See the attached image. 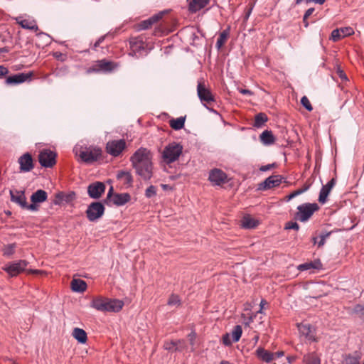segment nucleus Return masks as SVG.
Here are the masks:
<instances>
[{"label": "nucleus", "mask_w": 364, "mask_h": 364, "mask_svg": "<svg viewBox=\"0 0 364 364\" xmlns=\"http://www.w3.org/2000/svg\"><path fill=\"white\" fill-rule=\"evenodd\" d=\"M124 306V302L119 299H111L101 296L94 297L90 307L102 312H118Z\"/></svg>", "instance_id": "f257e3e1"}, {"label": "nucleus", "mask_w": 364, "mask_h": 364, "mask_svg": "<svg viewBox=\"0 0 364 364\" xmlns=\"http://www.w3.org/2000/svg\"><path fill=\"white\" fill-rule=\"evenodd\" d=\"M318 209L317 203H304L297 207L294 218L301 222H306Z\"/></svg>", "instance_id": "f03ea898"}, {"label": "nucleus", "mask_w": 364, "mask_h": 364, "mask_svg": "<svg viewBox=\"0 0 364 364\" xmlns=\"http://www.w3.org/2000/svg\"><path fill=\"white\" fill-rule=\"evenodd\" d=\"M74 151L76 155H79L81 159H97L102 156V151L99 147H78L74 148Z\"/></svg>", "instance_id": "7ed1b4c3"}, {"label": "nucleus", "mask_w": 364, "mask_h": 364, "mask_svg": "<svg viewBox=\"0 0 364 364\" xmlns=\"http://www.w3.org/2000/svg\"><path fill=\"white\" fill-rule=\"evenodd\" d=\"M133 166L136 173L144 180H149L152 176L153 168L151 161H134Z\"/></svg>", "instance_id": "20e7f679"}, {"label": "nucleus", "mask_w": 364, "mask_h": 364, "mask_svg": "<svg viewBox=\"0 0 364 364\" xmlns=\"http://www.w3.org/2000/svg\"><path fill=\"white\" fill-rule=\"evenodd\" d=\"M28 262L26 260H19L6 264L3 269L11 277H16L26 270L28 266Z\"/></svg>", "instance_id": "39448f33"}, {"label": "nucleus", "mask_w": 364, "mask_h": 364, "mask_svg": "<svg viewBox=\"0 0 364 364\" xmlns=\"http://www.w3.org/2000/svg\"><path fill=\"white\" fill-rule=\"evenodd\" d=\"M105 213V207L100 202H93L86 210L87 218L90 221H95L100 218Z\"/></svg>", "instance_id": "423d86ee"}, {"label": "nucleus", "mask_w": 364, "mask_h": 364, "mask_svg": "<svg viewBox=\"0 0 364 364\" xmlns=\"http://www.w3.org/2000/svg\"><path fill=\"white\" fill-rule=\"evenodd\" d=\"M183 151V146L176 142L168 144L163 151V159H178Z\"/></svg>", "instance_id": "0eeeda50"}, {"label": "nucleus", "mask_w": 364, "mask_h": 364, "mask_svg": "<svg viewBox=\"0 0 364 364\" xmlns=\"http://www.w3.org/2000/svg\"><path fill=\"white\" fill-rule=\"evenodd\" d=\"M197 93L201 102L206 106L215 101V98L210 90L208 89L203 82H198L197 86Z\"/></svg>", "instance_id": "6e6552de"}, {"label": "nucleus", "mask_w": 364, "mask_h": 364, "mask_svg": "<svg viewBox=\"0 0 364 364\" xmlns=\"http://www.w3.org/2000/svg\"><path fill=\"white\" fill-rule=\"evenodd\" d=\"M126 147V142L124 139L111 140L107 143L106 149L107 153L114 157L120 155Z\"/></svg>", "instance_id": "1a4fd4ad"}, {"label": "nucleus", "mask_w": 364, "mask_h": 364, "mask_svg": "<svg viewBox=\"0 0 364 364\" xmlns=\"http://www.w3.org/2000/svg\"><path fill=\"white\" fill-rule=\"evenodd\" d=\"M208 179L213 186H221L228 182V176L222 170L214 168L210 171Z\"/></svg>", "instance_id": "9d476101"}, {"label": "nucleus", "mask_w": 364, "mask_h": 364, "mask_svg": "<svg viewBox=\"0 0 364 364\" xmlns=\"http://www.w3.org/2000/svg\"><path fill=\"white\" fill-rule=\"evenodd\" d=\"M297 328L301 336L309 341H316L315 329L309 323H301L297 324Z\"/></svg>", "instance_id": "9b49d317"}, {"label": "nucleus", "mask_w": 364, "mask_h": 364, "mask_svg": "<svg viewBox=\"0 0 364 364\" xmlns=\"http://www.w3.org/2000/svg\"><path fill=\"white\" fill-rule=\"evenodd\" d=\"M105 184L102 182L97 181L89 185L87 187V193L90 198L97 199L105 192Z\"/></svg>", "instance_id": "f8f14e48"}, {"label": "nucleus", "mask_w": 364, "mask_h": 364, "mask_svg": "<svg viewBox=\"0 0 364 364\" xmlns=\"http://www.w3.org/2000/svg\"><path fill=\"white\" fill-rule=\"evenodd\" d=\"M33 76V73L29 72L27 73H18L14 75L9 76L6 79V84L7 85H18L23 83L28 80H31Z\"/></svg>", "instance_id": "ddd939ff"}, {"label": "nucleus", "mask_w": 364, "mask_h": 364, "mask_svg": "<svg viewBox=\"0 0 364 364\" xmlns=\"http://www.w3.org/2000/svg\"><path fill=\"white\" fill-rule=\"evenodd\" d=\"M281 183L282 177L280 176H271L259 185V189L262 191L268 190L279 186Z\"/></svg>", "instance_id": "4468645a"}, {"label": "nucleus", "mask_w": 364, "mask_h": 364, "mask_svg": "<svg viewBox=\"0 0 364 364\" xmlns=\"http://www.w3.org/2000/svg\"><path fill=\"white\" fill-rule=\"evenodd\" d=\"M353 33V28L350 27L341 28L339 29H335L331 33V38L334 41H338L339 40L350 36Z\"/></svg>", "instance_id": "2eb2a0df"}, {"label": "nucleus", "mask_w": 364, "mask_h": 364, "mask_svg": "<svg viewBox=\"0 0 364 364\" xmlns=\"http://www.w3.org/2000/svg\"><path fill=\"white\" fill-rule=\"evenodd\" d=\"M115 68V65L113 62L108 61L106 60H101L96 62L94 65L92 70L94 71H104L110 72Z\"/></svg>", "instance_id": "dca6fc26"}, {"label": "nucleus", "mask_w": 364, "mask_h": 364, "mask_svg": "<svg viewBox=\"0 0 364 364\" xmlns=\"http://www.w3.org/2000/svg\"><path fill=\"white\" fill-rule=\"evenodd\" d=\"M164 12H160L157 14L154 15L149 18L140 22L138 25L139 30H145L149 28L153 24L158 22L162 18Z\"/></svg>", "instance_id": "f3484780"}, {"label": "nucleus", "mask_w": 364, "mask_h": 364, "mask_svg": "<svg viewBox=\"0 0 364 364\" xmlns=\"http://www.w3.org/2000/svg\"><path fill=\"white\" fill-rule=\"evenodd\" d=\"M10 195L11 201L16 203L23 208L26 207V200L23 191L11 190Z\"/></svg>", "instance_id": "a211bd4d"}, {"label": "nucleus", "mask_w": 364, "mask_h": 364, "mask_svg": "<svg viewBox=\"0 0 364 364\" xmlns=\"http://www.w3.org/2000/svg\"><path fill=\"white\" fill-rule=\"evenodd\" d=\"M130 200L131 196L127 193H114L112 196V202L117 206H122L129 202Z\"/></svg>", "instance_id": "6ab92c4d"}, {"label": "nucleus", "mask_w": 364, "mask_h": 364, "mask_svg": "<svg viewBox=\"0 0 364 364\" xmlns=\"http://www.w3.org/2000/svg\"><path fill=\"white\" fill-rule=\"evenodd\" d=\"M255 353L259 359L266 363H269L274 359V354L263 348H258Z\"/></svg>", "instance_id": "aec40b11"}, {"label": "nucleus", "mask_w": 364, "mask_h": 364, "mask_svg": "<svg viewBox=\"0 0 364 364\" xmlns=\"http://www.w3.org/2000/svg\"><path fill=\"white\" fill-rule=\"evenodd\" d=\"M209 1L210 0H189L188 9L191 12L196 13L206 6Z\"/></svg>", "instance_id": "412c9836"}, {"label": "nucleus", "mask_w": 364, "mask_h": 364, "mask_svg": "<svg viewBox=\"0 0 364 364\" xmlns=\"http://www.w3.org/2000/svg\"><path fill=\"white\" fill-rule=\"evenodd\" d=\"M16 21L17 23L23 28L32 31H37L38 29L36 21L33 19L16 18Z\"/></svg>", "instance_id": "4be33fe9"}, {"label": "nucleus", "mask_w": 364, "mask_h": 364, "mask_svg": "<svg viewBox=\"0 0 364 364\" xmlns=\"http://www.w3.org/2000/svg\"><path fill=\"white\" fill-rule=\"evenodd\" d=\"M259 139L263 144L270 145L274 143L275 137L272 131L265 130L259 136Z\"/></svg>", "instance_id": "5701e85b"}, {"label": "nucleus", "mask_w": 364, "mask_h": 364, "mask_svg": "<svg viewBox=\"0 0 364 364\" xmlns=\"http://www.w3.org/2000/svg\"><path fill=\"white\" fill-rule=\"evenodd\" d=\"M241 226L246 229L254 228L257 226L258 221L255 218H252L250 215H245L241 221Z\"/></svg>", "instance_id": "b1692460"}, {"label": "nucleus", "mask_w": 364, "mask_h": 364, "mask_svg": "<svg viewBox=\"0 0 364 364\" xmlns=\"http://www.w3.org/2000/svg\"><path fill=\"white\" fill-rule=\"evenodd\" d=\"M71 288L73 291L84 292L87 289V284L84 280L74 279L71 282Z\"/></svg>", "instance_id": "393cba45"}, {"label": "nucleus", "mask_w": 364, "mask_h": 364, "mask_svg": "<svg viewBox=\"0 0 364 364\" xmlns=\"http://www.w3.org/2000/svg\"><path fill=\"white\" fill-rule=\"evenodd\" d=\"M72 336L80 343H85L87 340L86 332L80 328H75L73 331Z\"/></svg>", "instance_id": "a878e982"}, {"label": "nucleus", "mask_w": 364, "mask_h": 364, "mask_svg": "<svg viewBox=\"0 0 364 364\" xmlns=\"http://www.w3.org/2000/svg\"><path fill=\"white\" fill-rule=\"evenodd\" d=\"M321 267V264L320 261L315 260L313 262L311 261V262H306V263L299 264L298 266V269L299 271H306V270H309V269H319Z\"/></svg>", "instance_id": "bb28decb"}, {"label": "nucleus", "mask_w": 364, "mask_h": 364, "mask_svg": "<svg viewBox=\"0 0 364 364\" xmlns=\"http://www.w3.org/2000/svg\"><path fill=\"white\" fill-rule=\"evenodd\" d=\"M47 193L43 190H38L31 196V200L33 203H43L46 200Z\"/></svg>", "instance_id": "cd10ccee"}, {"label": "nucleus", "mask_w": 364, "mask_h": 364, "mask_svg": "<svg viewBox=\"0 0 364 364\" xmlns=\"http://www.w3.org/2000/svg\"><path fill=\"white\" fill-rule=\"evenodd\" d=\"M304 364H321L320 357L316 353H310L304 355Z\"/></svg>", "instance_id": "c85d7f7f"}, {"label": "nucleus", "mask_w": 364, "mask_h": 364, "mask_svg": "<svg viewBox=\"0 0 364 364\" xmlns=\"http://www.w3.org/2000/svg\"><path fill=\"white\" fill-rule=\"evenodd\" d=\"M151 153L146 149L141 148L138 149L131 159H150Z\"/></svg>", "instance_id": "c756f323"}, {"label": "nucleus", "mask_w": 364, "mask_h": 364, "mask_svg": "<svg viewBox=\"0 0 364 364\" xmlns=\"http://www.w3.org/2000/svg\"><path fill=\"white\" fill-rule=\"evenodd\" d=\"M185 120V117L172 119L169 121L170 127L174 130L181 129L184 127Z\"/></svg>", "instance_id": "7c9ffc66"}, {"label": "nucleus", "mask_w": 364, "mask_h": 364, "mask_svg": "<svg viewBox=\"0 0 364 364\" xmlns=\"http://www.w3.org/2000/svg\"><path fill=\"white\" fill-rule=\"evenodd\" d=\"M58 157V154L55 151L50 149H43L38 156V159H55Z\"/></svg>", "instance_id": "2f4dec72"}, {"label": "nucleus", "mask_w": 364, "mask_h": 364, "mask_svg": "<svg viewBox=\"0 0 364 364\" xmlns=\"http://www.w3.org/2000/svg\"><path fill=\"white\" fill-rule=\"evenodd\" d=\"M268 120V117L266 114L260 112L257 114L255 117V122L253 126L259 128L262 127L265 122Z\"/></svg>", "instance_id": "473e14b6"}, {"label": "nucleus", "mask_w": 364, "mask_h": 364, "mask_svg": "<svg viewBox=\"0 0 364 364\" xmlns=\"http://www.w3.org/2000/svg\"><path fill=\"white\" fill-rule=\"evenodd\" d=\"M229 31L224 30L220 33L216 42V47L218 49H220L226 43L228 36H229Z\"/></svg>", "instance_id": "72a5a7b5"}, {"label": "nucleus", "mask_w": 364, "mask_h": 364, "mask_svg": "<svg viewBox=\"0 0 364 364\" xmlns=\"http://www.w3.org/2000/svg\"><path fill=\"white\" fill-rule=\"evenodd\" d=\"M117 177L119 180H122L124 184H131L132 182V177L129 172L119 171L117 173Z\"/></svg>", "instance_id": "f704fd0d"}, {"label": "nucleus", "mask_w": 364, "mask_h": 364, "mask_svg": "<svg viewBox=\"0 0 364 364\" xmlns=\"http://www.w3.org/2000/svg\"><path fill=\"white\" fill-rule=\"evenodd\" d=\"M181 343H182L181 340L166 342L164 348L168 350H180L181 348L178 347L177 345Z\"/></svg>", "instance_id": "c9c22d12"}, {"label": "nucleus", "mask_w": 364, "mask_h": 364, "mask_svg": "<svg viewBox=\"0 0 364 364\" xmlns=\"http://www.w3.org/2000/svg\"><path fill=\"white\" fill-rule=\"evenodd\" d=\"M242 327L239 325H237L236 326H235V328H233V330L231 333L232 341L237 342L240 340V338L242 336Z\"/></svg>", "instance_id": "e433bc0d"}, {"label": "nucleus", "mask_w": 364, "mask_h": 364, "mask_svg": "<svg viewBox=\"0 0 364 364\" xmlns=\"http://www.w3.org/2000/svg\"><path fill=\"white\" fill-rule=\"evenodd\" d=\"M331 191L326 188L324 186L322 187L321 189L319 197H318V201L321 203H325L326 202L328 194L330 193Z\"/></svg>", "instance_id": "4c0bfd02"}, {"label": "nucleus", "mask_w": 364, "mask_h": 364, "mask_svg": "<svg viewBox=\"0 0 364 364\" xmlns=\"http://www.w3.org/2000/svg\"><path fill=\"white\" fill-rule=\"evenodd\" d=\"M20 168L23 171H29L33 168V161H19Z\"/></svg>", "instance_id": "58836bf2"}, {"label": "nucleus", "mask_w": 364, "mask_h": 364, "mask_svg": "<svg viewBox=\"0 0 364 364\" xmlns=\"http://www.w3.org/2000/svg\"><path fill=\"white\" fill-rule=\"evenodd\" d=\"M167 304L169 306H178L181 304V300L179 299V296L176 294L171 295Z\"/></svg>", "instance_id": "ea45409f"}, {"label": "nucleus", "mask_w": 364, "mask_h": 364, "mask_svg": "<svg viewBox=\"0 0 364 364\" xmlns=\"http://www.w3.org/2000/svg\"><path fill=\"white\" fill-rule=\"evenodd\" d=\"M16 245L15 244H10L4 247L3 252L4 255L5 256H11L15 252Z\"/></svg>", "instance_id": "a19ab883"}, {"label": "nucleus", "mask_w": 364, "mask_h": 364, "mask_svg": "<svg viewBox=\"0 0 364 364\" xmlns=\"http://www.w3.org/2000/svg\"><path fill=\"white\" fill-rule=\"evenodd\" d=\"M301 105L309 112L313 109L312 105L306 96H304L301 99Z\"/></svg>", "instance_id": "79ce46f5"}, {"label": "nucleus", "mask_w": 364, "mask_h": 364, "mask_svg": "<svg viewBox=\"0 0 364 364\" xmlns=\"http://www.w3.org/2000/svg\"><path fill=\"white\" fill-rule=\"evenodd\" d=\"M156 194V188L154 186H149L146 191H145V196L146 198H151Z\"/></svg>", "instance_id": "37998d69"}, {"label": "nucleus", "mask_w": 364, "mask_h": 364, "mask_svg": "<svg viewBox=\"0 0 364 364\" xmlns=\"http://www.w3.org/2000/svg\"><path fill=\"white\" fill-rule=\"evenodd\" d=\"M131 47L133 50H136L137 49L144 48L143 43L141 41L134 40L130 41Z\"/></svg>", "instance_id": "c03bdc74"}, {"label": "nucleus", "mask_w": 364, "mask_h": 364, "mask_svg": "<svg viewBox=\"0 0 364 364\" xmlns=\"http://www.w3.org/2000/svg\"><path fill=\"white\" fill-rule=\"evenodd\" d=\"M302 2H304L306 4H308L309 3L323 4L325 2V0H296L295 4L298 5V4H301Z\"/></svg>", "instance_id": "a18cd8bd"}, {"label": "nucleus", "mask_w": 364, "mask_h": 364, "mask_svg": "<svg viewBox=\"0 0 364 364\" xmlns=\"http://www.w3.org/2000/svg\"><path fill=\"white\" fill-rule=\"evenodd\" d=\"M285 228L287 230L293 229L297 231L299 229V225L296 222L289 221L287 223Z\"/></svg>", "instance_id": "49530a36"}, {"label": "nucleus", "mask_w": 364, "mask_h": 364, "mask_svg": "<svg viewBox=\"0 0 364 364\" xmlns=\"http://www.w3.org/2000/svg\"><path fill=\"white\" fill-rule=\"evenodd\" d=\"M232 339L230 338V335L229 333H225L223 336V343L225 345V346H230L232 345Z\"/></svg>", "instance_id": "de8ad7c7"}, {"label": "nucleus", "mask_w": 364, "mask_h": 364, "mask_svg": "<svg viewBox=\"0 0 364 364\" xmlns=\"http://www.w3.org/2000/svg\"><path fill=\"white\" fill-rule=\"evenodd\" d=\"M41 166L51 168L55 165L56 161H39Z\"/></svg>", "instance_id": "09e8293b"}, {"label": "nucleus", "mask_w": 364, "mask_h": 364, "mask_svg": "<svg viewBox=\"0 0 364 364\" xmlns=\"http://www.w3.org/2000/svg\"><path fill=\"white\" fill-rule=\"evenodd\" d=\"M359 356L353 357L350 356L346 359V364H360Z\"/></svg>", "instance_id": "8fccbe9b"}, {"label": "nucleus", "mask_w": 364, "mask_h": 364, "mask_svg": "<svg viewBox=\"0 0 364 364\" xmlns=\"http://www.w3.org/2000/svg\"><path fill=\"white\" fill-rule=\"evenodd\" d=\"M275 164H268V165H265V166H262L260 168H259V170L261 171H269L270 169H272V168L275 167Z\"/></svg>", "instance_id": "3c124183"}, {"label": "nucleus", "mask_w": 364, "mask_h": 364, "mask_svg": "<svg viewBox=\"0 0 364 364\" xmlns=\"http://www.w3.org/2000/svg\"><path fill=\"white\" fill-rule=\"evenodd\" d=\"M336 184V180L335 178H332L330 181H328L327 183V184H326L325 186H323L326 188L331 191L332 188L334 186V185Z\"/></svg>", "instance_id": "603ef678"}, {"label": "nucleus", "mask_w": 364, "mask_h": 364, "mask_svg": "<svg viewBox=\"0 0 364 364\" xmlns=\"http://www.w3.org/2000/svg\"><path fill=\"white\" fill-rule=\"evenodd\" d=\"M188 339L191 346L194 345L195 340L196 338V333L195 332H191L188 336Z\"/></svg>", "instance_id": "864d4df0"}, {"label": "nucleus", "mask_w": 364, "mask_h": 364, "mask_svg": "<svg viewBox=\"0 0 364 364\" xmlns=\"http://www.w3.org/2000/svg\"><path fill=\"white\" fill-rule=\"evenodd\" d=\"M354 311L357 314H360V315L364 314V307L360 305H357L354 308Z\"/></svg>", "instance_id": "5fc2aeb1"}, {"label": "nucleus", "mask_w": 364, "mask_h": 364, "mask_svg": "<svg viewBox=\"0 0 364 364\" xmlns=\"http://www.w3.org/2000/svg\"><path fill=\"white\" fill-rule=\"evenodd\" d=\"M9 70L4 65H0V78L8 74Z\"/></svg>", "instance_id": "6e6d98bb"}, {"label": "nucleus", "mask_w": 364, "mask_h": 364, "mask_svg": "<svg viewBox=\"0 0 364 364\" xmlns=\"http://www.w3.org/2000/svg\"><path fill=\"white\" fill-rule=\"evenodd\" d=\"M300 194H301V192L299 191V190H296L287 196V200L289 201Z\"/></svg>", "instance_id": "4d7b16f0"}, {"label": "nucleus", "mask_w": 364, "mask_h": 364, "mask_svg": "<svg viewBox=\"0 0 364 364\" xmlns=\"http://www.w3.org/2000/svg\"><path fill=\"white\" fill-rule=\"evenodd\" d=\"M329 235H330V232H328L326 235H323L321 236V240H320V242L318 243V246L319 247L324 245L325 240L329 236Z\"/></svg>", "instance_id": "13d9d810"}, {"label": "nucleus", "mask_w": 364, "mask_h": 364, "mask_svg": "<svg viewBox=\"0 0 364 364\" xmlns=\"http://www.w3.org/2000/svg\"><path fill=\"white\" fill-rule=\"evenodd\" d=\"M163 161V164L162 166H164V169L165 170H167V168L168 167H171V164L173 162H174L175 161H171V160H168V161Z\"/></svg>", "instance_id": "bf43d9fd"}, {"label": "nucleus", "mask_w": 364, "mask_h": 364, "mask_svg": "<svg viewBox=\"0 0 364 364\" xmlns=\"http://www.w3.org/2000/svg\"><path fill=\"white\" fill-rule=\"evenodd\" d=\"M114 191V188L112 186H111L108 191V193H107V199H109L111 201H112V196L114 194L113 193Z\"/></svg>", "instance_id": "052dcab7"}, {"label": "nucleus", "mask_w": 364, "mask_h": 364, "mask_svg": "<svg viewBox=\"0 0 364 364\" xmlns=\"http://www.w3.org/2000/svg\"><path fill=\"white\" fill-rule=\"evenodd\" d=\"M18 159H33L32 155L27 152L23 154Z\"/></svg>", "instance_id": "680f3d73"}, {"label": "nucleus", "mask_w": 364, "mask_h": 364, "mask_svg": "<svg viewBox=\"0 0 364 364\" xmlns=\"http://www.w3.org/2000/svg\"><path fill=\"white\" fill-rule=\"evenodd\" d=\"M314 11V8H309V9H307L304 14V16L306 18H309L312 14L313 12Z\"/></svg>", "instance_id": "e2e57ef3"}, {"label": "nucleus", "mask_w": 364, "mask_h": 364, "mask_svg": "<svg viewBox=\"0 0 364 364\" xmlns=\"http://www.w3.org/2000/svg\"><path fill=\"white\" fill-rule=\"evenodd\" d=\"M239 92L243 95H252V91H250L249 90H246V89L240 88V89H239Z\"/></svg>", "instance_id": "0e129e2a"}, {"label": "nucleus", "mask_w": 364, "mask_h": 364, "mask_svg": "<svg viewBox=\"0 0 364 364\" xmlns=\"http://www.w3.org/2000/svg\"><path fill=\"white\" fill-rule=\"evenodd\" d=\"M255 315L250 316L246 321L244 322L245 325L249 326L252 321Z\"/></svg>", "instance_id": "69168bd1"}, {"label": "nucleus", "mask_w": 364, "mask_h": 364, "mask_svg": "<svg viewBox=\"0 0 364 364\" xmlns=\"http://www.w3.org/2000/svg\"><path fill=\"white\" fill-rule=\"evenodd\" d=\"M267 303V301L264 300V299H262L261 302H260V309L258 311L257 313H259V314H262V309L264 306V305H266Z\"/></svg>", "instance_id": "338daca9"}, {"label": "nucleus", "mask_w": 364, "mask_h": 364, "mask_svg": "<svg viewBox=\"0 0 364 364\" xmlns=\"http://www.w3.org/2000/svg\"><path fill=\"white\" fill-rule=\"evenodd\" d=\"M309 188V185H304V186L300 189H298L301 192V194L306 191Z\"/></svg>", "instance_id": "774afa93"}]
</instances>
